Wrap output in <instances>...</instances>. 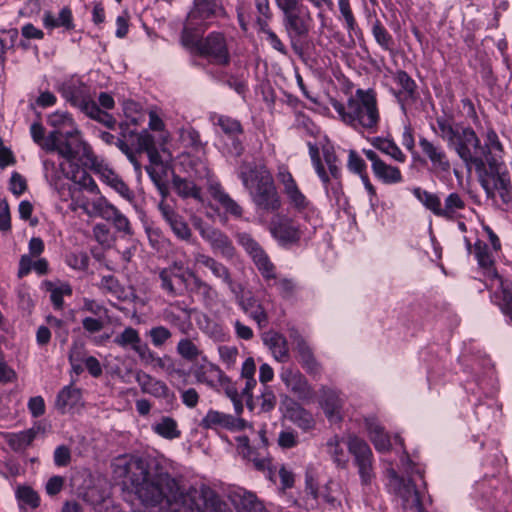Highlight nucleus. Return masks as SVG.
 Wrapping results in <instances>:
<instances>
[{
    "label": "nucleus",
    "instance_id": "nucleus-26",
    "mask_svg": "<svg viewBox=\"0 0 512 512\" xmlns=\"http://www.w3.org/2000/svg\"><path fill=\"white\" fill-rule=\"evenodd\" d=\"M320 393V404L327 418L333 422L341 420L344 400L340 397L339 393L325 386L321 387Z\"/></svg>",
    "mask_w": 512,
    "mask_h": 512
},
{
    "label": "nucleus",
    "instance_id": "nucleus-35",
    "mask_svg": "<svg viewBox=\"0 0 512 512\" xmlns=\"http://www.w3.org/2000/svg\"><path fill=\"white\" fill-rule=\"evenodd\" d=\"M36 435L37 430L30 428L18 433L7 434L6 441L13 451L22 452L32 444Z\"/></svg>",
    "mask_w": 512,
    "mask_h": 512
},
{
    "label": "nucleus",
    "instance_id": "nucleus-14",
    "mask_svg": "<svg viewBox=\"0 0 512 512\" xmlns=\"http://www.w3.org/2000/svg\"><path fill=\"white\" fill-rule=\"evenodd\" d=\"M280 379L298 399L311 401L315 397V391L306 377L295 368L284 367L280 372Z\"/></svg>",
    "mask_w": 512,
    "mask_h": 512
},
{
    "label": "nucleus",
    "instance_id": "nucleus-9",
    "mask_svg": "<svg viewBox=\"0 0 512 512\" xmlns=\"http://www.w3.org/2000/svg\"><path fill=\"white\" fill-rule=\"evenodd\" d=\"M349 453L354 457L358 473L363 485H368L374 476L372 468V450L368 443L360 437L350 434L346 440Z\"/></svg>",
    "mask_w": 512,
    "mask_h": 512
},
{
    "label": "nucleus",
    "instance_id": "nucleus-24",
    "mask_svg": "<svg viewBox=\"0 0 512 512\" xmlns=\"http://www.w3.org/2000/svg\"><path fill=\"white\" fill-rule=\"evenodd\" d=\"M161 289L169 297H178L184 295L187 287L185 273L175 274L171 270H161L159 272Z\"/></svg>",
    "mask_w": 512,
    "mask_h": 512
},
{
    "label": "nucleus",
    "instance_id": "nucleus-13",
    "mask_svg": "<svg viewBox=\"0 0 512 512\" xmlns=\"http://www.w3.org/2000/svg\"><path fill=\"white\" fill-rule=\"evenodd\" d=\"M289 337L294 350L298 354V361L302 368L314 378L322 373V366L316 360L311 347L308 345L304 337L295 328L289 330Z\"/></svg>",
    "mask_w": 512,
    "mask_h": 512
},
{
    "label": "nucleus",
    "instance_id": "nucleus-55",
    "mask_svg": "<svg viewBox=\"0 0 512 512\" xmlns=\"http://www.w3.org/2000/svg\"><path fill=\"white\" fill-rule=\"evenodd\" d=\"M147 336L154 347L160 348L172 337V332L167 327L158 325L152 327L147 332Z\"/></svg>",
    "mask_w": 512,
    "mask_h": 512
},
{
    "label": "nucleus",
    "instance_id": "nucleus-47",
    "mask_svg": "<svg viewBox=\"0 0 512 512\" xmlns=\"http://www.w3.org/2000/svg\"><path fill=\"white\" fill-rule=\"evenodd\" d=\"M212 196V201L214 204H211V208L215 211H218V205L222 206L226 212L234 215L241 216L242 209L241 207L230 198L229 194H210Z\"/></svg>",
    "mask_w": 512,
    "mask_h": 512
},
{
    "label": "nucleus",
    "instance_id": "nucleus-29",
    "mask_svg": "<svg viewBox=\"0 0 512 512\" xmlns=\"http://www.w3.org/2000/svg\"><path fill=\"white\" fill-rule=\"evenodd\" d=\"M232 500L238 512H267L263 503L252 492L237 490L233 493Z\"/></svg>",
    "mask_w": 512,
    "mask_h": 512
},
{
    "label": "nucleus",
    "instance_id": "nucleus-17",
    "mask_svg": "<svg viewBox=\"0 0 512 512\" xmlns=\"http://www.w3.org/2000/svg\"><path fill=\"white\" fill-rule=\"evenodd\" d=\"M393 81L398 89H393L392 93L403 113H406L407 105L413 104L418 98L417 84L404 70H397L393 74Z\"/></svg>",
    "mask_w": 512,
    "mask_h": 512
},
{
    "label": "nucleus",
    "instance_id": "nucleus-18",
    "mask_svg": "<svg viewBox=\"0 0 512 512\" xmlns=\"http://www.w3.org/2000/svg\"><path fill=\"white\" fill-rule=\"evenodd\" d=\"M269 230L272 236L284 246L295 244L301 238L298 225L284 215H275L270 222Z\"/></svg>",
    "mask_w": 512,
    "mask_h": 512
},
{
    "label": "nucleus",
    "instance_id": "nucleus-31",
    "mask_svg": "<svg viewBox=\"0 0 512 512\" xmlns=\"http://www.w3.org/2000/svg\"><path fill=\"white\" fill-rule=\"evenodd\" d=\"M137 382L143 393L150 394L156 398H168L170 390L161 380H158L149 374L143 373L137 376Z\"/></svg>",
    "mask_w": 512,
    "mask_h": 512
},
{
    "label": "nucleus",
    "instance_id": "nucleus-5",
    "mask_svg": "<svg viewBox=\"0 0 512 512\" xmlns=\"http://www.w3.org/2000/svg\"><path fill=\"white\" fill-rule=\"evenodd\" d=\"M283 13V25L291 39L308 35L312 16L303 0H275Z\"/></svg>",
    "mask_w": 512,
    "mask_h": 512
},
{
    "label": "nucleus",
    "instance_id": "nucleus-50",
    "mask_svg": "<svg viewBox=\"0 0 512 512\" xmlns=\"http://www.w3.org/2000/svg\"><path fill=\"white\" fill-rule=\"evenodd\" d=\"M253 202L257 206L258 210L263 212H273L277 210L281 201L278 194H252Z\"/></svg>",
    "mask_w": 512,
    "mask_h": 512
},
{
    "label": "nucleus",
    "instance_id": "nucleus-16",
    "mask_svg": "<svg viewBox=\"0 0 512 512\" xmlns=\"http://www.w3.org/2000/svg\"><path fill=\"white\" fill-rule=\"evenodd\" d=\"M199 426L205 430H228L240 431L246 427V422L242 418H236L218 410L210 409L201 419Z\"/></svg>",
    "mask_w": 512,
    "mask_h": 512
},
{
    "label": "nucleus",
    "instance_id": "nucleus-58",
    "mask_svg": "<svg viewBox=\"0 0 512 512\" xmlns=\"http://www.w3.org/2000/svg\"><path fill=\"white\" fill-rule=\"evenodd\" d=\"M48 124L50 126L55 127L56 129H72V127H76L74 125L73 119L70 117L68 113L65 112H55L48 117Z\"/></svg>",
    "mask_w": 512,
    "mask_h": 512
},
{
    "label": "nucleus",
    "instance_id": "nucleus-4",
    "mask_svg": "<svg viewBox=\"0 0 512 512\" xmlns=\"http://www.w3.org/2000/svg\"><path fill=\"white\" fill-rule=\"evenodd\" d=\"M334 110L341 120L356 131L375 133L380 122L377 99L373 90L357 89L346 104L334 102Z\"/></svg>",
    "mask_w": 512,
    "mask_h": 512
},
{
    "label": "nucleus",
    "instance_id": "nucleus-2",
    "mask_svg": "<svg viewBox=\"0 0 512 512\" xmlns=\"http://www.w3.org/2000/svg\"><path fill=\"white\" fill-rule=\"evenodd\" d=\"M436 124L435 131L447 142L449 147L456 151L465 163L468 172L471 174L473 170L475 171L485 192L494 190L509 192L511 189L510 173L496 170L495 159H490L488 156H486L488 167H485L483 160L485 148L471 127L454 124L445 117H438Z\"/></svg>",
    "mask_w": 512,
    "mask_h": 512
},
{
    "label": "nucleus",
    "instance_id": "nucleus-1",
    "mask_svg": "<svg viewBox=\"0 0 512 512\" xmlns=\"http://www.w3.org/2000/svg\"><path fill=\"white\" fill-rule=\"evenodd\" d=\"M112 467L114 476L122 479L146 506H160L171 512H232L207 485L184 493L176 478L155 459L123 455L114 460Z\"/></svg>",
    "mask_w": 512,
    "mask_h": 512
},
{
    "label": "nucleus",
    "instance_id": "nucleus-44",
    "mask_svg": "<svg viewBox=\"0 0 512 512\" xmlns=\"http://www.w3.org/2000/svg\"><path fill=\"white\" fill-rule=\"evenodd\" d=\"M203 189H207L209 192H221V185L218 179L208 170H206L205 176L200 177L199 183L193 187H190L185 182L182 192H200Z\"/></svg>",
    "mask_w": 512,
    "mask_h": 512
},
{
    "label": "nucleus",
    "instance_id": "nucleus-6",
    "mask_svg": "<svg viewBox=\"0 0 512 512\" xmlns=\"http://www.w3.org/2000/svg\"><path fill=\"white\" fill-rule=\"evenodd\" d=\"M217 4L214 0H194L193 8L188 13L181 40L183 45L196 43L195 33L204 32L210 19L216 14Z\"/></svg>",
    "mask_w": 512,
    "mask_h": 512
},
{
    "label": "nucleus",
    "instance_id": "nucleus-61",
    "mask_svg": "<svg viewBox=\"0 0 512 512\" xmlns=\"http://www.w3.org/2000/svg\"><path fill=\"white\" fill-rule=\"evenodd\" d=\"M338 6L348 32H355L357 23L351 10L349 0H338Z\"/></svg>",
    "mask_w": 512,
    "mask_h": 512
},
{
    "label": "nucleus",
    "instance_id": "nucleus-62",
    "mask_svg": "<svg viewBox=\"0 0 512 512\" xmlns=\"http://www.w3.org/2000/svg\"><path fill=\"white\" fill-rule=\"evenodd\" d=\"M218 353L220 359L226 365L227 368L234 366L238 355L237 347L221 345L218 347Z\"/></svg>",
    "mask_w": 512,
    "mask_h": 512
},
{
    "label": "nucleus",
    "instance_id": "nucleus-10",
    "mask_svg": "<svg viewBox=\"0 0 512 512\" xmlns=\"http://www.w3.org/2000/svg\"><path fill=\"white\" fill-rule=\"evenodd\" d=\"M239 177L244 188L251 192H273L274 190L272 175L264 165L243 164L239 170Z\"/></svg>",
    "mask_w": 512,
    "mask_h": 512
},
{
    "label": "nucleus",
    "instance_id": "nucleus-49",
    "mask_svg": "<svg viewBox=\"0 0 512 512\" xmlns=\"http://www.w3.org/2000/svg\"><path fill=\"white\" fill-rule=\"evenodd\" d=\"M62 93L75 106L87 96L85 86L81 82L75 81L65 83L62 87Z\"/></svg>",
    "mask_w": 512,
    "mask_h": 512
},
{
    "label": "nucleus",
    "instance_id": "nucleus-11",
    "mask_svg": "<svg viewBox=\"0 0 512 512\" xmlns=\"http://www.w3.org/2000/svg\"><path fill=\"white\" fill-rule=\"evenodd\" d=\"M258 436L259 444L253 447L250 445V441L247 436L237 437V450L244 459L252 462L257 470L262 471L265 470L270 463L267 452L268 440L264 429L259 431Z\"/></svg>",
    "mask_w": 512,
    "mask_h": 512
},
{
    "label": "nucleus",
    "instance_id": "nucleus-37",
    "mask_svg": "<svg viewBox=\"0 0 512 512\" xmlns=\"http://www.w3.org/2000/svg\"><path fill=\"white\" fill-rule=\"evenodd\" d=\"M287 414L289 419L304 431L312 429L315 425L312 414L297 403H293L287 409Z\"/></svg>",
    "mask_w": 512,
    "mask_h": 512
},
{
    "label": "nucleus",
    "instance_id": "nucleus-51",
    "mask_svg": "<svg viewBox=\"0 0 512 512\" xmlns=\"http://www.w3.org/2000/svg\"><path fill=\"white\" fill-rule=\"evenodd\" d=\"M142 342L139 332L133 327H126L120 334L114 338V343L122 348L128 346L134 351V347Z\"/></svg>",
    "mask_w": 512,
    "mask_h": 512
},
{
    "label": "nucleus",
    "instance_id": "nucleus-22",
    "mask_svg": "<svg viewBox=\"0 0 512 512\" xmlns=\"http://www.w3.org/2000/svg\"><path fill=\"white\" fill-rule=\"evenodd\" d=\"M75 206L73 209L81 208L84 213L90 217H100L105 220H110L112 216H115V207L107 202L104 197H98L93 201L86 200L78 197L73 199Z\"/></svg>",
    "mask_w": 512,
    "mask_h": 512
},
{
    "label": "nucleus",
    "instance_id": "nucleus-38",
    "mask_svg": "<svg viewBox=\"0 0 512 512\" xmlns=\"http://www.w3.org/2000/svg\"><path fill=\"white\" fill-rule=\"evenodd\" d=\"M265 342L277 361L286 362L289 359L288 343L283 335L273 333L265 339Z\"/></svg>",
    "mask_w": 512,
    "mask_h": 512
},
{
    "label": "nucleus",
    "instance_id": "nucleus-40",
    "mask_svg": "<svg viewBox=\"0 0 512 512\" xmlns=\"http://www.w3.org/2000/svg\"><path fill=\"white\" fill-rule=\"evenodd\" d=\"M46 289L50 292V300L55 309L61 310L64 305L63 297L72 295V288L68 283L55 285L48 281L45 283Z\"/></svg>",
    "mask_w": 512,
    "mask_h": 512
},
{
    "label": "nucleus",
    "instance_id": "nucleus-28",
    "mask_svg": "<svg viewBox=\"0 0 512 512\" xmlns=\"http://www.w3.org/2000/svg\"><path fill=\"white\" fill-rule=\"evenodd\" d=\"M43 26L48 30L63 28L65 31H71L75 28L73 13L69 7H63L58 15L51 11H45L42 16Z\"/></svg>",
    "mask_w": 512,
    "mask_h": 512
},
{
    "label": "nucleus",
    "instance_id": "nucleus-52",
    "mask_svg": "<svg viewBox=\"0 0 512 512\" xmlns=\"http://www.w3.org/2000/svg\"><path fill=\"white\" fill-rule=\"evenodd\" d=\"M16 497L18 499L20 508L28 506L31 509H35L40 504V498L38 494L28 486L18 487L16 491Z\"/></svg>",
    "mask_w": 512,
    "mask_h": 512
},
{
    "label": "nucleus",
    "instance_id": "nucleus-25",
    "mask_svg": "<svg viewBox=\"0 0 512 512\" xmlns=\"http://www.w3.org/2000/svg\"><path fill=\"white\" fill-rule=\"evenodd\" d=\"M238 305L251 319H253L259 328L268 325V314L259 302V300L251 293H247L245 297H238Z\"/></svg>",
    "mask_w": 512,
    "mask_h": 512
},
{
    "label": "nucleus",
    "instance_id": "nucleus-21",
    "mask_svg": "<svg viewBox=\"0 0 512 512\" xmlns=\"http://www.w3.org/2000/svg\"><path fill=\"white\" fill-rule=\"evenodd\" d=\"M419 146L423 155L431 162L435 172H449L450 162L446 152L440 144H436L424 137L419 139Z\"/></svg>",
    "mask_w": 512,
    "mask_h": 512
},
{
    "label": "nucleus",
    "instance_id": "nucleus-30",
    "mask_svg": "<svg viewBox=\"0 0 512 512\" xmlns=\"http://www.w3.org/2000/svg\"><path fill=\"white\" fill-rule=\"evenodd\" d=\"M365 427L376 450L383 452L390 449L391 440L376 418H366Z\"/></svg>",
    "mask_w": 512,
    "mask_h": 512
},
{
    "label": "nucleus",
    "instance_id": "nucleus-48",
    "mask_svg": "<svg viewBox=\"0 0 512 512\" xmlns=\"http://www.w3.org/2000/svg\"><path fill=\"white\" fill-rule=\"evenodd\" d=\"M176 352L181 358L190 362L196 360L202 354L200 348L190 338H181L177 343Z\"/></svg>",
    "mask_w": 512,
    "mask_h": 512
},
{
    "label": "nucleus",
    "instance_id": "nucleus-60",
    "mask_svg": "<svg viewBox=\"0 0 512 512\" xmlns=\"http://www.w3.org/2000/svg\"><path fill=\"white\" fill-rule=\"evenodd\" d=\"M180 140L185 147L199 150L202 147L199 133L193 128L181 129Z\"/></svg>",
    "mask_w": 512,
    "mask_h": 512
},
{
    "label": "nucleus",
    "instance_id": "nucleus-64",
    "mask_svg": "<svg viewBox=\"0 0 512 512\" xmlns=\"http://www.w3.org/2000/svg\"><path fill=\"white\" fill-rule=\"evenodd\" d=\"M277 179L283 185L285 192H299L294 178L285 167L279 168Z\"/></svg>",
    "mask_w": 512,
    "mask_h": 512
},
{
    "label": "nucleus",
    "instance_id": "nucleus-34",
    "mask_svg": "<svg viewBox=\"0 0 512 512\" xmlns=\"http://www.w3.org/2000/svg\"><path fill=\"white\" fill-rule=\"evenodd\" d=\"M344 445H346V442L337 435L328 439L326 443L327 453L339 468H345L348 463V454L344 450Z\"/></svg>",
    "mask_w": 512,
    "mask_h": 512
},
{
    "label": "nucleus",
    "instance_id": "nucleus-8",
    "mask_svg": "<svg viewBox=\"0 0 512 512\" xmlns=\"http://www.w3.org/2000/svg\"><path fill=\"white\" fill-rule=\"evenodd\" d=\"M202 33L194 34L196 36L195 44L184 46L196 49L200 55L217 64H227L229 62V52L224 35L219 32H212L206 38L201 39Z\"/></svg>",
    "mask_w": 512,
    "mask_h": 512
},
{
    "label": "nucleus",
    "instance_id": "nucleus-59",
    "mask_svg": "<svg viewBox=\"0 0 512 512\" xmlns=\"http://www.w3.org/2000/svg\"><path fill=\"white\" fill-rule=\"evenodd\" d=\"M162 198L158 204V208L163 218L168 222L173 218L179 216L175 211V201L171 194H161Z\"/></svg>",
    "mask_w": 512,
    "mask_h": 512
},
{
    "label": "nucleus",
    "instance_id": "nucleus-45",
    "mask_svg": "<svg viewBox=\"0 0 512 512\" xmlns=\"http://www.w3.org/2000/svg\"><path fill=\"white\" fill-rule=\"evenodd\" d=\"M99 179L115 192H126L128 190L123 180L110 168L102 167L97 170Z\"/></svg>",
    "mask_w": 512,
    "mask_h": 512
},
{
    "label": "nucleus",
    "instance_id": "nucleus-19",
    "mask_svg": "<svg viewBox=\"0 0 512 512\" xmlns=\"http://www.w3.org/2000/svg\"><path fill=\"white\" fill-rule=\"evenodd\" d=\"M201 237L207 241L211 249L227 260L233 259L236 249L229 237L222 231L210 226L200 227Z\"/></svg>",
    "mask_w": 512,
    "mask_h": 512
},
{
    "label": "nucleus",
    "instance_id": "nucleus-39",
    "mask_svg": "<svg viewBox=\"0 0 512 512\" xmlns=\"http://www.w3.org/2000/svg\"><path fill=\"white\" fill-rule=\"evenodd\" d=\"M251 258L261 276L266 281L276 280V267L264 250L258 251V253Z\"/></svg>",
    "mask_w": 512,
    "mask_h": 512
},
{
    "label": "nucleus",
    "instance_id": "nucleus-36",
    "mask_svg": "<svg viewBox=\"0 0 512 512\" xmlns=\"http://www.w3.org/2000/svg\"><path fill=\"white\" fill-rule=\"evenodd\" d=\"M485 156H483V160L485 162V167L488 166V163L486 161V156H488L490 159L494 158L496 162V170L498 171H505L502 169V167L498 164V158H501L503 153L502 144L499 141L498 135L493 129H489L486 133V141H485Z\"/></svg>",
    "mask_w": 512,
    "mask_h": 512
},
{
    "label": "nucleus",
    "instance_id": "nucleus-20",
    "mask_svg": "<svg viewBox=\"0 0 512 512\" xmlns=\"http://www.w3.org/2000/svg\"><path fill=\"white\" fill-rule=\"evenodd\" d=\"M192 374L198 383L206 384L211 388L228 381L223 371L217 365L208 362L206 357H203V363L192 367Z\"/></svg>",
    "mask_w": 512,
    "mask_h": 512
},
{
    "label": "nucleus",
    "instance_id": "nucleus-41",
    "mask_svg": "<svg viewBox=\"0 0 512 512\" xmlns=\"http://www.w3.org/2000/svg\"><path fill=\"white\" fill-rule=\"evenodd\" d=\"M371 143L376 149L389 155L391 158L398 162H404L406 159V156L392 140L382 137H374Z\"/></svg>",
    "mask_w": 512,
    "mask_h": 512
},
{
    "label": "nucleus",
    "instance_id": "nucleus-7",
    "mask_svg": "<svg viewBox=\"0 0 512 512\" xmlns=\"http://www.w3.org/2000/svg\"><path fill=\"white\" fill-rule=\"evenodd\" d=\"M309 154L312 160V164L314 169L324 184V188L329 191L337 192L341 189V169L339 166V160L335 155L333 148L324 147L323 148V157L324 161L328 167L329 173L326 172L323 163L319 157V149L316 145L309 143Z\"/></svg>",
    "mask_w": 512,
    "mask_h": 512
},
{
    "label": "nucleus",
    "instance_id": "nucleus-54",
    "mask_svg": "<svg viewBox=\"0 0 512 512\" xmlns=\"http://www.w3.org/2000/svg\"><path fill=\"white\" fill-rule=\"evenodd\" d=\"M146 171L159 192H165L167 167L164 164L148 165Z\"/></svg>",
    "mask_w": 512,
    "mask_h": 512
},
{
    "label": "nucleus",
    "instance_id": "nucleus-56",
    "mask_svg": "<svg viewBox=\"0 0 512 512\" xmlns=\"http://www.w3.org/2000/svg\"><path fill=\"white\" fill-rule=\"evenodd\" d=\"M100 288L103 292L120 299L124 294V289L117 278L112 275L103 276L100 282Z\"/></svg>",
    "mask_w": 512,
    "mask_h": 512
},
{
    "label": "nucleus",
    "instance_id": "nucleus-32",
    "mask_svg": "<svg viewBox=\"0 0 512 512\" xmlns=\"http://www.w3.org/2000/svg\"><path fill=\"white\" fill-rule=\"evenodd\" d=\"M217 125L226 135L233 139V153L239 156L242 153L243 147L241 142L235 138L243 133L240 122L231 117L221 115L217 118Z\"/></svg>",
    "mask_w": 512,
    "mask_h": 512
},
{
    "label": "nucleus",
    "instance_id": "nucleus-57",
    "mask_svg": "<svg viewBox=\"0 0 512 512\" xmlns=\"http://www.w3.org/2000/svg\"><path fill=\"white\" fill-rule=\"evenodd\" d=\"M474 253L478 264L483 268H491L493 264L492 255L489 252L487 244L483 241H476L474 244Z\"/></svg>",
    "mask_w": 512,
    "mask_h": 512
},
{
    "label": "nucleus",
    "instance_id": "nucleus-63",
    "mask_svg": "<svg viewBox=\"0 0 512 512\" xmlns=\"http://www.w3.org/2000/svg\"><path fill=\"white\" fill-rule=\"evenodd\" d=\"M237 240L238 243L250 255V257L257 254L258 251L263 250L262 247L248 233H239L237 235Z\"/></svg>",
    "mask_w": 512,
    "mask_h": 512
},
{
    "label": "nucleus",
    "instance_id": "nucleus-42",
    "mask_svg": "<svg viewBox=\"0 0 512 512\" xmlns=\"http://www.w3.org/2000/svg\"><path fill=\"white\" fill-rule=\"evenodd\" d=\"M153 431L169 440L176 439L181 435L177 422L171 417H162L158 423L153 425Z\"/></svg>",
    "mask_w": 512,
    "mask_h": 512
},
{
    "label": "nucleus",
    "instance_id": "nucleus-43",
    "mask_svg": "<svg viewBox=\"0 0 512 512\" xmlns=\"http://www.w3.org/2000/svg\"><path fill=\"white\" fill-rule=\"evenodd\" d=\"M347 165H348V168L350 171L360 175L365 188L368 191L373 192V186L370 183L368 176L365 173L366 164H365L364 160L357 154L356 151H354V150L349 151Z\"/></svg>",
    "mask_w": 512,
    "mask_h": 512
},
{
    "label": "nucleus",
    "instance_id": "nucleus-46",
    "mask_svg": "<svg viewBox=\"0 0 512 512\" xmlns=\"http://www.w3.org/2000/svg\"><path fill=\"white\" fill-rule=\"evenodd\" d=\"M373 172L384 183H398L402 181L400 170L397 167L386 164L384 161L378 163Z\"/></svg>",
    "mask_w": 512,
    "mask_h": 512
},
{
    "label": "nucleus",
    "instance_id": "nucleus-3",
    "mask_svg": "<svg viewBox=\"0 0 512 512\" xmlns=\"http://www.w3.org/2000/svg\"><path fill=\"white\" fill-rule=\"evenodd\" d=\"M46 151H56L69 164H60V171L54 175L47 174L53 189L60 192L67 186L70 192L84 191L99 192L97 184L92 176L83 168L74 164L75 161L91 160L92 151L82 139L77 127L72 129H55L47 136Z\"/></svg>",
    "mask_w": 512,
    "mask_h": 512
},
{
    "label": "nucleus",
    "instance_id": "nucleus-15",
    "mask_svg": "<svg viewBox=\"0 0 512 512\" xmlns=\"http://www.w3.org/2000/svg\"><path fill=\"white\" fill-rule=\"evenodd\" d=\"M491 301L512 321V287L503 280L496 270L489 271Z\"/></svg>",
    "mask_w": 512,
    "mask_h": 512
},
{
    "label": "nucleus",
    "instance_id": "nucleus-33",
    "mask_svg": "<svg viewBox=\"0 0 512 512\" xmlns=\"http://www.w3.org/2000/svg\"><path fill=\"white\" fill-rule=\"evenodd\" d=\"M195 261L196 263L208 268L216 278L221 279L224 283L230 282L231 273L223 263L217 261L211 256L201 253H198L195 256Z\"/></svg>",
    "mask_w": 512,
    "mask_h": 512
},
{
    "label": "nucleus",
    "instance_id": "nucleus-12",
    "mask_svg": "<svg viewBox=\"0 0 512 512\" xmlns=\"http://www.w3.org/2000/svg\"><path fill=\"white\" fill-rule=\"evenodd\" d=\"M417 199L436 216L453 219L465 204L459 194H448L442 204L438 194H415Z\"/></svg>",
    "mask_w": 512,
    "mask_h": 512
},
{
    "label": "nucleus",
    "instance_id": "nucleus-53",
    "mask_svg": "<svg viewBox=\"0 0 512 512\" xmlns=\"http://www.w3.org/2000/svg\"><path fill=\"white\" fill-rule=\"evenodd\" d=\"M372 34L378 43L384 50L391 51L394 46V40L392 35L387 29L381 24L380 21H376L372 26Z\"/></svg>",
    "mask_w": 512,
    "mask_h": 512
},
{
    "label": "nucleus",
    "instance_id": "nucleus-27",
    "mask_svg": "<svg viewBox=\"0 0 512 512\" xmlns=\"http://www.w3.org/2000/svg\"><path fill=\"white\" fill-rule=\"evenodd\" d=\"M79 406H82V392L79 388L68 385L59 391L55 407L61 414L72 412Z\"/></svg>",
    "mask_w": 512,
    "mask_h": 512
},
{
    "label": "nucleus",
    "instance_id": "nucleus-23",
    "mask_svg": "<svg viewBox=\"0 0 512 512\" xmlns=\"http://www.w3.org/2000/svg\"><path fill=\"white\" fill-rule=\"evenodd\" d=\"M395 484L397 495L402 499L405 508H414L417 512H424L416 484L411 478L406 480L395 477Z\"/></svg>",
    "mask_w": 512,
    "mask_h": 512
}]
</instances>
